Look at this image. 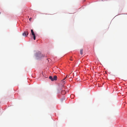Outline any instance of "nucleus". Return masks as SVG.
<instances>
[{"label":"nucleus","instance_id":"39448f33","mask_svg":"<svg viewBox=\"0 0 127 127\" xmlns=\"http://www.w3.org/2000/svg\"><path fill=\"white\" fill-rule=\"evenodd\" d=\"M31 31L32 33V35H35L32 30H31Z\"/></svg>","mask_w":127,"mask_h":127},{"label":"nucleus","instance_id":"f257e3e1","mask_svg":"<svg viewBox=\"0 0 127 127\" xmlns=\"http://www.w3.org/2000/svg\"><path fill=\"white\" fill-rule=\"evenodd\" d=\"M28 34V33L27 31H25L23 33L22 35L23 36H27Z\"/></svg>","mask_w":127,"mask_h":127},{"label":"nucleus","instance_id":"9d476101","mask_svg":"<svg viewBox=\"0 0 127 127\" xmlns=\"http://www.w3.org/2000/svg\"><path fill=\"white\" fill-rule=\"evenodd\" d=\"M70 60H71V61H72V60L71 59H70Z\"/></svg>","mask_w":127,"mask_h":127},{"label":"nucleus","instance_id":"f03ea898","mask_svg":"<svg viewBox=\"0 0 127 127\" xmlns=\"http://www.w3.org/2000/svg\"><path fill=\"white\" fill-rule=\"evenodd\" d=\"M53 81L56 80L57 79V76H54L53 78Z\"/></svg>","mask_w":127,"mask_h":127},{"label":"nucleus","instance_id":"7ed1b4c3","mask_svg":"<svg viewBox=\"0 0 127 127\" xmlns=\"http://www.w3.org/2000/svg\"><path fill=\"white\" fill-rule=\"evenodd\" d=\"M39 55H37V56L38 57L41 58L42 57L41 55H42L41 54V53H40V52L39 53Z\"/></svg>","mask_w":127,"mask_h":127},{"label":"nucleus","instance_id":"9b49d317","mask_svg":"<svg viewBox=\"0 0 127 127\" xmlns=\"http://www.w3.org/2000/svg\"><path fill=\"white\" fill-rule=\"evenodd\" d=\"M31 18H30L29 19V20H31Z\"/></svg>","mask_w":127,"mask_h":127},{"label":"nucleus","instance_id":"6e6552de","mask_svg":"<svg viewBox=\"0 0 127 127\" xmlns=\"http://www.w3.org/2000/svg\"><path fill=\"white\" fill-rule=\"evenodd\" d=\"M33 39L34 40H35V35H33Z\"/></svg>","mask_w":127,"mask_h":127},{"label":"nucleus","instance_id":"f8f14e48","mask_svg":"<svg viewBox=\"0 0 127 127\" xmlns=\"http://www.w3.org/2000/svg\"><path fill=\"white\" fill-rule=\"evenodd\" d=\"M102 0V1H103V0Z\"/></svg>","mask_w":127,"mask_h":127},{"label":"nucleus","instance_id":"1a4fd4ad","mask_svg":"<svg viewBox=\"0 0 127 127\" xmlns=\"http://www.w3.org/2000/svg\"><path fill=\"white\" fill-rule=\"evenodd\" d=\"M67 75L66 76V77L62 81H63L64 80H65L67 78Z\"/></svg>","mask_w":127,"mask_h":127},{"label":"nucleus","instance_id":"20e7f679","mask_svg":"<svg viewBox=\"0 0 127 127\" xmlns=\"http://www.w3.org/2000/svg\"><path fill=\"white\" fill-rule=\"evenodd\" d=\"M61 94L62 95H64L65 94V91L64 90H63L61 92Z\"/></svg>","mask_w":127,"mask_h":127},{"label":"nucleus","instance_id":"0eeeda50","mask_svg":"<svg viewBox=\"0 0 127 127\" xmlns=\"http://www.w3.org/2000/svg\"><path fill=\"white\" fill-rule=\"evenodd\" d=\"M83 49H81L80 50V54H81L82 55L83 54Z\"/></svg>","mask_w":127,"mask_h":127},{"label":"nucleus","instance_id":"423d86ee","mask_svg":"<svg viewBox=\"0 0 127 127\" xmlns=\"http://www.w3.org/2000/svg\"><path fill=\"white\" fill-rule=\"evenodd\" d=\"M49 79H50L52 81H53V78L51 76H50L49 78Z\"/></svg>","mask_w":127,"mask_h":127}]
</instances>
